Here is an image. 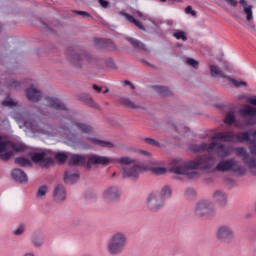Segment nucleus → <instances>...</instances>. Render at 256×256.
<instances>
[{"label": "nucleus", "mask_w": 256, "mask_h": 256, "mask_svg": "<svg viewBox=\"0 0 256 256\" xmlns=\"http://www.w3.org/2000/svg\"><path fill=\"white\" fill-rule=\"evenodd\" d=\"M29 114L25 112H13L12 117L17 121L19 127H26V129H30L33 133H43V127L45 124L39 122L37 120H29L27 121V117Z\"/></svg>", "instance_id": "nucleus-5"}, {"label": "nucleus", "mask_w": 256, "mask_h": 256, "mask_svg": "<svg viewBox=\"0 0 256 256\" xmlns=\"http://www.w3.org/2000/svg\"><path fill=\"white\" fill-rule=\"evenodd\" d=\"M184 193L188 199H195L197 195V192L193 188H187Z\"/></svg>", "instance_id": "nucleus-50"}, {"label": "nucleus", "mask_w": 256, "mask_h": 256, "mask_svg": "<svg viewBox=\"0 0 256 256\" xmlns=\"http://www.w3.org/2000/svg\"><path fill=\"white\" fill-rule=\"evenodd\" d=\"M212 139L214 141H224V143H235V134L233 132H219Z\"/></svg>", "instance_id": "nucleus-18"}, {"label": "nucleus", "mask_w": 256, "mask_h": 256, "mask_svg": "<svg viewBox=\"0 0 256 256\" xmlns=\"http://www.w3.org/2000/svg\"><path fill=\"white\" fill-rule=\"evenodd\" d=\"M147 171L145 164H135L132 167H124L122 169V177L124 179H138L141 173Z\"/></svg>", "instance_id": "nucleus-9"}, {"label": "nucleus", "mask_w": 256, "mask_h": 256, "mask_svg": "<svg viewBox=\"0 0 256 256\" xmlns=\"http://www.w3.org/2000/svg\"><path fill=\"white\" fill-rule=\"evenodd\" d=\"M123 17H125V19H127V21H129V23H133V25H136L138 27V29H140L141 31H145V27L143 26V24L140 21H137L130 14L123 13Z\"/></svg>", "instance_id": "nucleus-33"}, {"label": "nucleus", "mask_w": 256, "mask_h": 256, "mask_svg": "<svg viewBox=\"0 0 256 256\" xmlns=\"http://www.w3.org/2000/svg\"><path fill=\"white\" fill-rule=\"evenodd\" d=\"M122 105H124L125 107H128V109H145L143 108V106H139L137 104H135V102H133L131 99L129 98H123L121 100Z\"/></svg>", "instance_id": "nucleus-35"}, {"label": "nucleus", "mask_w": 256, "mask_h": 256, "mask_svg": "<svg viewBox=\"0 0 256 256\" xmlns=\"http://www.w3.org/2000/svg\"><path fill=\"white\" fill-rule=\"evenodd\" d=\"M171 195H173V190L171 189V187L169 186H164L161 189L160 192V197L163 201V199H169V197H171Z\"/></svg>", "instance_id": "nucleus-39"}, {"label": "nucleus", "mask_w": 256, "mask_h": 256, "mask_svg": "<svg viewBox=\"0 0 256 256\" xmlns=\"http://www.w3.org/2000/svg\"><path fill=\"white\" fill-rule=\"evenodd\" d=\"M76 129H79L82 133H91L93 131V127L83 124L81 122H77L74 124Z\"/></svg>", "instance_id": "nucleus-38"}, {"label": "nucleus", "mask_w": 256, "mask_h": 256, "mask_svg": "<svg viewBox=\"0 0 256 256\" xmlns=\"http://www.w3.org/2000/svg\"><path fill=\"white\" fill-rule=\"evenodd\" d=\"M52 197L56 203H63V201L67 199V190H65V186L57 184L53 189Z\"/></svg>", "instance_id": "nucleus-16"}, {"label": "nucleus", "mask_w": 256, "mask_h": 256, "mask_svg": "<svg viewBox=\"0 0 256 256\" xmlns=\"http://www.w3.org/2000/svg\"><path fill=\"white\" fill-rule=\"evenodd\" d=\"M45 101L47 103L48 107H51V109H56L58 111H65V109H67V107L65 106V104H63V102H61L59 99L57 98H53V97H46Z\"/></svg>", "instance_id": "nucleus-21"}, {"label": "nucleus", "mask_w": 256, "mask_h": 256, "mask_svg": "<svg viewBox=\"0 0 256 256\" xmlns=\"http://www.w3.org/2000/svg\"><path fill=\"white\" fill-rule=\"evenodd\" d=\"M22 256H36L33 252H25Z\"/></svg>", "instance_id": "nucleus-64"}, {"label": "nucleus", "mask_w": 256, "mask_h": 256, "mask_svg": "<svg viewBox=\"0 0 256 256\" xmlns=\"http://www.w3.org/2000/svg\"><path fill=\"white\" fill-rule=\"evenodd\" d=\"M150 172L152 175H165V173H167V168L165 167V162L162 163V165H159L158 167L150 168Z\"/></svg>", "instance_id": "nucleus-34"}, {"label": "nucleus", "mask_w": 256, "mask_h": 256, "mask_svg": "<svg viewBox=\"0 0 256 256\" xmlns=\"http://www.w3.org/2000/svg\"><path fill=\"white\" fill-rule=\"evenodd\" d=\"M32 161L39 163L40 167H49L53 163V159L45 157V153H35L32 155Z\"/></svg>", "instance_id": "nucleus-17"}, {"label": "nucleus", "mask_w": 256, "mask_h": 256, "mask_svg": "<svg viewBox=\"0 0 256 256\" xmlns=\"http://www.w3.org/2000/svg\"><path fill=\"white\" fill-rule=\"evenodd\" d=\"M153 89L161 97H171L173 95V91L167 86H153Z\"/></svg>", "instance_id": "nucleus-30"}, {"label": "nucleus", "mask_w": 256, "mask_h": 256, "mask_svg": "<svg viewBox=\"0 0 256 256\" xmlns=\"http://www.w3.org/2000/svg\"><path fill=\"white\" fill-rule=\"evenodd\" d=\"M144 142H146L147 145H151L152 147H161V143L153 138H144Z\"/></svg>", "instance_id": "nucleus-48"}, {"label": "nucleus", "mask_w": 256, "mask_h": 256, "mask_svg": "<svg viewBox=\"0 0 256 256\" xmlns=\"http://www.w3.org/2000/svg\"><path fill=\"white\" fill-rule=\"evenodd\" d=\"M74 13H75L76 15H79V16L82 17L83 19H87V17H91V14H89L88 12H85V11L75 10Z\"/></svg>", "instance_id": "nucleus-58"}, {"label": "nucleus", "mask_w": 256, "mask_h": 256, "mask_svg": "<svg viewBox=\"0 0 256 256\" xmlns=\"http://www.w3.org/2000/svg\"><path fill=\"white\" fill-rule=\"evenodd\" d=\"M115 163V159L109 156H101L97 154H89L88 161L86 162V169H91V167L99 166L108 167V165H113Z\"/></svg>", "instance_id": "nucleus-8"}, {"label": "nucleus", "mask_w": 256, "mask_h": 256, "mask_svg": "<svg viewBox=\"0 0 256 256\" xmlns=\"http://www.w3.org/2000/svg\"><path fill=\"white\" fill-rule=\"evenodd\" d=\"M23 233H25V225H24V224H20V225L13 231V235H15L16 237H19L20 235H23Z\"/></svg>", "instance_id": "nucleus-51"}, {"label": "nucleus", "mask_w": 256, "mask_h": 256, "mask_svg": "<svg viewBox=\"0 0 256 256\" xmlns=\"http://www.w3.org/2000/svg\"><path fill=\"white\" fill-rule=\"evenodd\" d=\"M85 103H87V105H89V107H92L93 109H101L99 104H97V102H95V100H93V98L91 97L86 98Z\"/></svg>", "instance_id": "nucleus-49"}, {"label": "nucleus", "mask_w": 256, "mask_h": 256, "mask_svg": "<svg viewBox=\"0 0 256 256\" xmlns=\"http://www.w3.org/2000/svg\"><path fill=\"white\" fill-rule=\"evenodd\" d=\"M205 150L208 152L215 150L216 155L222 158L230 157V155H233V151H234L236 157H241L244 165H246L248 169H251L253 173L256 174V158L249 155V152H247V149L243 147H237V148H233L231 146L227 147L224 144H221L219 142H212L209 145L202 143L194 147V151H197V152L205 151Z\"/></svg>", "instance_id": "nucleus-2"}, {"label": "nucleus", "mask_w": 256, "mask_h": 256, "mask_svg": "<svg viewBox=\"0 0 256 256\" xmlns=\"http://www.w3.org/2000/svg\"><path fill=\"white\" fill-rule=\"evenodd\" d=\"M210 75L211 77H220L221 79H227V75H225V72L217 66L216 64H212L209 66Z\"/></svg>", "instance_id": "nucleus-27"}, {"label": "nucleus", "mask_w": 256, "mask_h": 256, "mask_svg": "<svg viewBox=\"0 0 256 256\" xmlns=\"http://www.w3.org/2000/svg\"><path fill=\"white\" fill-rule=\"evenodd\" d=\"M98 3L101 7L107 8L109 6V2L107 0H98Z\"/></svg>", "instance_id": "nucleus-60"}, {"label": "nucleus", "mask_w": 256, "mask_h": 256, "mask_svg": "<svg viewBox=\"0 0 256 256\" xmlns=\"http://www.w3.org/2000/svg\"><path fill=\"white\" fill-rule=\"evenodd\" d=\"M94 43L98 47V49H113L114 47L113 41L111 40L96 38L94 40Z\"/></svg>", "instance_id": "nucleus-29"}, {"label": "nucleus", "mask_w": 256, "mask_h": 256, "mask_svg": "<svg viewBox=\"0 0 256 256\" xmlns=\"http://www.w3.org/2000/svg\"><path fill=\"white\" fill-rule=\"evenodd\" d=\"M55 159L58 163H65V161H67V154L63 152H58L55 154Z\"/></svg>", "instance_id": "nucleus-47"}, {"label": "nucleus", "mask_w": 256, "mask_h": 256, "mask_svg": "<svg viewBox=\"0 0 256 256\" xmlns=\"http://www.w3.org/2000/svg\"><path fill=\"white\" fill-rule=\"evenodd\" d=\"M87 141H89V143H92L93 145H98L99 147H105L106 149H114L115 147V144L113 142L99 140L95 137H88Z\"/></svg>", "instance_id": "nucleus-25"}, {"label": "nucleus", "mask_w": 256, "mask_h": 256, "mask_svg": "<svg viewBox=\"0 0 256 256\" xmlns=\"http://www.w3.org/2000/svg\"><path fill=\"white\" fill-rule=\"evenodd\" d=\"M104 67L109 69H116L115 62L111 58L104 59Z\"/></svg>", "instance_id": "nucleus-55"}, {"label": "nucleus", "mask_w": 256, "mask_h": 256, "mask_svg": "<svg viewBox=\"0 0 256 256\" xmlns=\"http://www.w3.org/2000/svg\"><path fill=\"white\" fill-rule=\"evenodd\" d=\"M248 103L244 105L240 110L239 113L242 117H252L256 119V96H252L248 98Z\"/></svg>", "instance_id": "nucleus-11"}, {"label": "nucleus", "mask_w": 256, "mask_h": 256, "mask_svg": "<svg viewBox=\"0 0 256 256\" xmlns=\"http://www.w3.org/2000/svg\"><path fill=\"white\" fill-rule=\"evenodd\" d=\"M13 151H25V145L13 144V142H11V153H13Z\"/></svg>", "instance_id": "nucleus-53"}, {"label": "nucleus", "mask_w": 256, "mask_h": 256, "mask_svg": "<svg viewBox=\"0 0 256 256\" xmlns=\"http://www.w3.org/2000/svg\"><path fill=\"white\" fill-rule=\"evenodd\" d=\"M251 136L256 138V131L239 132L234 135V143H243L245 141H250Z\"/></svg>", "instance_id": "nucleus-22"}, {"label": "nucleus", "mask_w": 256, "mask_h": 256, "mask_svg": "<svg viewBox=\"0 0 256 256\" xmlns=\"http://www.w3.org/2000/svg\"><path fill=\"white\" fill-rule=\"evenodd\" d=\"M79 181V172L75 170H67L64 174V182L67 185H73Z\"/></svg>", "instance_id": "nucleus-23"}, {"label": "nucleus", "mask_w": 256, "mask_h": 256, "mask_svg": "<svg viewBox=\"0 0 256 256\" xmlns=\"http://www.w3.org/2000/svg\"><path fill=\"white\" fill-rule=\"evenodd\" d=\"M213 199L218 205H221V207H225V205H227V194L221 190L214 192Z\"/></svg>", "instance_id": "nucleus-26"}, {"label": "nucleus", "mask_w": 256, "mask_h": 256, "mask_svg": "<svg viewBox=\"0 0 256 256\" xmlns=\"http://www.w3.org/2000/svg\"><path fill=\"white\" fill-rule=\"evenodd\" d=\"M21 87V82H17V80H10L8 82L9 89H19Z\"/></svg>", "instance_id": "nucleus-56"}, {"label": "nucleus", "mask_w": 256, "mask_h": 256, "mask_svg": "<svg viewBox=\"0 0 256 256\" xmlns=\"http://www.w3.org/2000/svg\"><path fill=\"white\" fill-rule=\"evenodd\" d=\"M26 98L30 103H39L43 99V93L41 90L31 86L26 89Z\"/></svg>", "instance_id": "nucleus-15"}, {"label": "nucleus", "mask_w": 256, "mask_h": 256, "mask_svg": "<svg viewBox=\"0 0 256 256\" xmlns=\"http://www.w3.org/2000/svg\"><path fill=\"white\" fill-rule=\"evenodd\" d=\"M186 15H192V17H195L197 15V11L193 10V6H187L185 8Z\"/></svg>", "instance_id": "nucleus-57"}, {"label": "nucleus", "mask_w": 256, "mask_h": 256, "mask_svg": "<svg viewBox=\"0 0 256 256\" xmlns=\"http://www.w3.org/2000/svg\"><path fill=\"white\" fill-rule=\"evenodd\" d=\"M215 237L220 243H233L235 241V228L231 224H221L215 231Z\"/></svg>", "instance_id": "nucleus-7"}, {"label": "nucleus", "mask_w": 256, "mask_h": 256, "mask_svg": "<svg viewBox=\"0 0 256 256\" xmlns=\"http://www.w3.org/2000/svg\"><path fill=\"white\" fill-rule=\"evenodd\" d=\"M240 5H242V15L245 17L246 21L251 23V20L253 19V6L248 5L245 0H240Z\"/></svg>", "instance_id": "nucleus-24"}, {"label": "nucleus", "mask_w": 256, "mask_h": 256, "mask_svg": "<svg viewBox=\"0 0 256 256\" xmlns=\"http://www.w3.org/2000/svg\"><path fill=\"white\" fill-rule=\"evenodd\" d=\"M137 160L135 158H131L129 156H122L116 160L119 165H133Z\"/></svg>", "instance_id": "nucleus-36"}, {"label": "nucleus", "mask_w": 256, "mask_h": 256, "mask_svg": "<svg viewBox=\"0 0 256 256\" xmlns=\"http://www.w3.org/2000/svg\"><path fill=\"white\" fill-rule=\"evenodd\" d=\"M223 121L225 125H227V127H231V125H235V122L237 121L235 119V112H228L224 117Z\"/></svg>", "instance_id": "nucleus-37"}, {"label": "nucleus", "mask_w": 256, "mask_h": 256, "mask_svg": "<svg viewBox=\"0 0 256 256\" xmlns=\"http://www.w3.org/2000/svg\"><path fill=\"white\" fill-rule=\"evenodd\" d=\"M11 176H12V179L14 181H16V183L23 184V183H28L29 182V178L27 177V173H25V171H23L19 168L13 169L12 172H11Z\"/></svg>", "instance_id": "nucleus-19"}, {"label": "nucleus", "mask_w": 256, "mask_h": 256, "mask_svg": "<svg viewBox=\"0 0 256 256\" xmlns=\"http://www.w3.org/2000/svg\"><path fill=\"white\" fill-rule=\"evenodd\" d=\"M215 167V156L209 154L199 156L192 161L174 160L171 164L170 171L175 175H186L189 179L199 177V172L196 169H213Z\"/></svg>", "instance_id": "nucleus-1"}, {"label": "nucleus", "mask_w": 256, "mask_h": 256, "mask_svg": "<svg viewBox=\"0 0 256 256\" xmlns=\"http://www.w3.org/2000/svg\"><path fill=\"white\" fill-rule=\"evenodd\" d=\"M163 161L161 160H156V159H153V160H150L146 165H145V168H146V171H151V169H153V167H159V165H163Z\"/></svg>", "instance_id": "nucleus-41"}, {"label": "nucleus", "mask_w": 256, "mask_h": 256, "mask_svg": "<svg viewBox=\"0 0 256 256\" xmlns=\"http://www.w3.org/2000/svg\"><path fill=\"white\" fill-rule=\"evenodd\" d=\"M249 149H250V153H252V155L256 156V143L250 145Z\"/></svg>", "instance_id": "nucleus-61"}, {"label": "nucleus", "mask_w": 256, "mask_h": 256, "mask_svg": "<svg viewBox=\"0 0 256 256\" xmlns=\"http://www.w3.org/2000/svg\"><path fill=\"white\" fill-rule=\"evenodd\" d=\"M15 163L20 167H31V160L25 157H18L15 159Z\"/></svg>", "instance_id": "nucleus-40"}, {"label": "nucleus", "mask_w": 256, "mask_h": 256, "mask_svg": "<svg viewBox=\"0 0 256 256\" xmlns=\"http://www.w3.org/2000/svg\"><path fill=\"white\" fill-rule=\"evenodd\" d=\"M92 67H96L97 69H103V67H105V58H100L96 56Z\"/></svg>", "instance_id": "nucleus-45"}, {"label": "nucleus", "mask_w": 256, "mask_h": 256, "mask_svg": "<svg viewBox=\"0 0 256 256\" xmlns=\"http://www.w3.org/2000/svg\"><path fill=\"white\" fill-rule=\"evenodd\" d=\"M47 193H49V186L47 185H42L38 187V190L36 192V199L39 201H43L45 197L47 196Z\"/></svg>", "instance_id": "nucleus-31"}, {"label": "nucleus", "mask_w": 256, "mask_h": 256, "mask_svg": "<svg viewBox=\"0 0 256 256\" xmlns=\"http://www.w3.org/2000/svg\"><path fill=\"white\" fill-rule=\"evenodd\" d=\"M249 125H253V122L245 121V120H236L234 122V127L237 129H245L249 127Z\"/></svg>", "instance_id": "nucleus-43"}, {"label": "nucleus", "mask_w": 256, "mask_h": 256, "mask_svg": "<svg viewBox=\"0 0 256 256\" xmlns=\"http://www.w3.org/2000/svg\"><path fill=\"white\" fill-rule=\"evenodd\" d=\"M146 207L150 211H159L165 204L161 196L157 192H152L146 197Z\"/></svg>", "instance_id": "nucleus-10"}, {"label": "nucleus", "mask_w": 256, "mask_h": 256, "mask_svg": "<svg viewBox=\"0 0 256 256\" xmlns=\"http://www.w3.org/2000/svg\"><path fill=\"white\" fill-rule=\"evenodd\" d=\"M138 153L140 155H143L144 157H152L153 156V154H151V152L145 151V150H139Z\"/></svg>", "instance_id": "nucleus-59"}, {"label": "nucleus", "mask_w": 256, "mask_h": 256, "mask_svg": "<svg viewBox=\"0 0 256 256\" xmlns=\"http://www.w3.org/2000/svg\"><path fill=\"white\" fill-rule=\"evenodd\" d=\"M102 197L105 199V201L113 202L117 201V199L121 197V193L119 192L118 187L109 186L103 191Z\"/></svg>", "instance_id": "nucleus-14"}, {"label": "nucleus", "mask_w": 256, "mask_h": 256, "mask_svg": "<svg viewBox=\"0 0 256 256\" xmlns=\"http://www.w3.org/2000/svg\"><path fill=\"white\" fill-rule=\"evenodd\" d=\"M186 64L193 67V69H199V62L193 58H187Z\"/></svg>", "instance_id": "nucleus-52"}, {"label": "nucleus", "mask_w": 256, "mask_h": 256, "mask_svg": "<svg viewBox=\"0 0 256 256\" xmlns=\"http://www.w3.org/2000/svg\"><path fill=\"white\" fill-rule=\"evenodd\" d=\"M228 5H231L232 7H237V1L236 0H224Z\"/></svg>", "instance_id": "nucleus-62"}, {"label": "nucleus", "mask_w": 256, "mask_h": 256, "mask_svg": "<svg viewBox=\"0 0 256 256\" xmlns=\"http://www.w3.org/2000/svg\"><path fill=\"white\" fill-rule=\"evenodd\" d=\"M89 155H81V154H73L70 158L69 165H74L75 167H79L81 165H86L87 161H89Z\"/></svg>", "instance_id": "nucleus-20"}, {"label": "nucleus", "mask_w": 256, "mask_h": 256, "mask_svg": "<svg viewBox=\"0 0 256 256\" xmlns=\"http://www.w3.org/2000/svg\"><path fill=\"white\" fill-rule=\"evenodd\" d=\"M128 242L129 240L127 238V233L123 231H115L111 234L106 246V251L108 255H121V253L125 251Z\"/></svg>", "instance_id": "nucleus-3"}, {"label": "nucleus", "mask_w": 256, "mask_h": 256, "mask_svg": "<svg viewBox=\"0 0 256 256\" xmlns=\"http://www.w3.org/2000/svg\"><path fill=\"white\" fill-rule=\"evenodd\" d=\"M173 37H175V39H181L182 41H187V35H185V32H183V30H176L173 33Z\"/></svg>", "instance_id": "nucleus-46"}, {"label": "nucleus", "mask_w": 256, "mask_h": 256, "mask_svg": "<svg viewBox=\"0 0 256 256\" xmlns=\"http://www.w3.org/2000/svg\"><path fill=\"white\" fill-rule=\"evenodd\" d=\"M194 213L196 217L209 219L210 217H215L217 211L215 210V205H213L211 200L201 199L195 204Z\"/></svg>", "instance_id": "nucleus-6"}, {"label": "nucleus", "mask_w": 256, "mask_h": 256, "mask_svg": "<svg viewBox=\"0 0 256 256\" xmlns=\"http://www.w3.org/2000/svg\"><path fill=\"white\" fill-rule=\"evenodd\" d=\"M30 242L35 249H41V247H43V244L45 243L43 237H41V235H39L38 233H34L31 235Z\"/></svg>", "instance_id": "nucleus-28"}, {"label": "nucleus", "mask_w": 256, "mask_h": 256, "mask_svg": "<svg viewBox=\"0 0 256 256\" xmlns=\"http://www.w3.org/2000/svg\"><path fill=\"white\" fill-rule=\"evenodd\" d=\"M227 81L232 83L234 87H247V82L241 81V80H235V78H232L231 76L226 77Z\"/></svg>", "instance_id": "nucleus-44"}, {"label": "nucleus", "mask_w": 256, "mask_h": 256, "mask_svg": "<svg viewBox=\"0 0 256 256\" xmlns=\"http://www.w3.org/2000/svg\"><path fill=\"white\" fill-rule=\"evenodd\" d=\"M214 169L219 173H235L236 175H245L247 173L245 166L241 165L235 158L220 160Z\"/></svg>", "instance_id": "nucleus-4"}, {"label": "nucleus", "mask_w": 256, "mask_h": 256, "mask_svg": "<svg viewBox=\"0 0 256 256\" xmlns=\"http://www.w3.org/2000/svg\"><path fill=\"white\" fill-rule=\"evenodd\" d=\"M79 145H81V141L77 140L76 142H73L71 144L72 147H74L75 149H77V147H79Z\"/></svg>", "instance_id": "nucleus-63"}, {"label": "nucleus", "mask_w": 256, "mask_h": 256, "mask_svg": "<svg viewBox=\"0 0 256 256\" xmlns=\"http://www.w3.org/2000/svg\"><path fill=\"white\" fill-rule=\"evenodd\" d=\"M11 141L0 138V159L2 161H9L13 157V152H11Z\"/></svg>", "instance_id": "nucleus-13"}, {"label": "nucleus", "mask_w": 256, "mask_h": 256, "mask_svg": "<svg viewBox=\"0 0 256 256\" xmlns=\"http://www.w3.org/2000/svg\"><path fill=\"white\" fill-rule=\"evenodd\" d=\"M41 29L47 34L55 33V31H57V27H55L53 24L48 25L46 23H42Z\"/></svg>", "instance_id": "nucleus-42"}, {"label": "nucleus", "mask_w": 256, "mask_h": 256, "mask_svg": "<svg viewBox=\"0 0 256 256\" xmlns=\"http://www.w3.org/2000/svg\"><path fill=\"white\" fill-rule=\"evenodd\" d=\"M2 105L4 107H15V105H17V101H15L11 98H8L2 102Z\"/></svg>", "instance_id": "nucleus-54"}, {"label": "nucleus", "mask_w": 256, "mask_h": 256, "mask_svg": "<svg viewBox=\"0 0 256 256\" xmlns=\"http://www.w3.org/2000/svg\"><path fill=\"white\" fill-rule=\"evenodd\" d=\"M97 56H94L90 53L74 54L71 58L74 65H81L82 63H87L88 65H94L95 59Z\"/></svg>", "instance_id": "nucleus-12"}, {"label": "nucleus", "mask_w": 256, "mask_h": 256, "mask_svg": "<svg viewBox=\"0 0 256 256\" xmlns=\"http://www.w3.org/2000/svg\"><path fill=\"white\" fill-rule=\"evenodd\" d=\"M126 39L130 43V45H132V47H134V49H136L137 51L145 50V44H143V42L131 37H128Z\"/></svg>", "instance_id": "nucleus-32"}]
</instances>
